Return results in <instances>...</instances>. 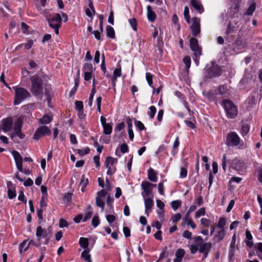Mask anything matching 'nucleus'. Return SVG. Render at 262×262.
<instances>
[{
	"mask_svg": "<svg viewBox=\"0 0 262 262\" xmlns=\"http://www.w3.org/2000/svg\"><path fill=\"white\" fill-rule=\"evenodd\" d=\"M31 88L30 91L35 97L41 100L43 95V81L36 75L30 77Z\"/></svg>",
	"mask_w": 262,
	"mask_h": 262,
	"instance_id": "1",
	"label": "nucleus"
},
{
	"mask_svg": "<svg viewBox=\"0 0 262 262\" xmlns=\"http://www.w3.org/2000/svg\"><path fill=\"white\" fill-rule=\"evenodd\" d=\"M227 117L233 119L236 117L238 114V110L236 105L230 100H223L222 102Z\"/></svg>",
	"mask_w": 262,
	"mask_h": 262,
	"instance_id": "2",
	"label": "nucleus"
},
{
	"mask_svg": "<svg viewBox=\"0 0 262 262\" xmlns=\"http://www.w3.org/2000/svg\"><path fill=\"white\" fill-rule=\"evenodd\" d=\"M15 90V98L14 104L18 105L24 100L30 97V93L24 88H14Z\"/></svg>",
	"mask_w": 262,
	"mask_h": 262,
	"instance_id": "3",
	"label": "nucleus"
},
{
	"mask_svg": "<svg viewBox=\"0 0 262 262\" xmlns=\"http://www.w3.org/2000/svg\"><path fill=\"white\" fill-rule=\"evenodd\" d=\"M22 124V119L20 118H18L14 123L13 133L10 135V138L11 139L13 140L16 136H17L20 139L25 138V135L21 132Z\"/></svg>",
	"mask_w": 262,
	"mask_h": 262,
	"instance_id": "4",
	"label": "nucleus"
},
{
	"mask_svg": "<svg viewBox=\"0 0 262 262\" xmlns=\"http://www.w3.org/2000/svg\"><path fill=\"white\" fill-rule=\"evenodd\" d=\"M195 244L199 247V251L200 253L207 251H210L212 245L210 243H204L203 238L200 236L194 238Z\"/></svg>",
	"mask_w": 262,
	"mask_h": 262,
	"instance_id": "5",
	"label": "nucleus"
},
{
	"mask_svg": "<svg viewBox=\"0 0 262 262\" xmlns=\"http://www.w3.org/2000/svg\"><path fill=\"white\" fill-rule=\"evenodd\" d=\"M52 228L51 226L49 227L47 230H45L41 226H38L36 228V233L38 241H40L43 237H48V239H50L52 236Z\"/></svg>",
	"mask_w": 262,
	"mask_h": 262,
	"instance_id": "6",
	"label": "nucleus"
},
{
	"mask_svg": "<svg viewBox=\"0 0 262 262\" xmlns=\"http://www.w3.org/2000/svg\"><path fill=\"white\" fill-rule=\"evenodd\" d=\"M240 143V138L236 133L230 132L226 137V144L228 146H236Z\"/></svg>",
	"mask_w": 262,
	"mask_h": 262,
	"instance_id": "7",
	"label": "nucleus"
},
{
	"mask_svg": "<svg viewBox=\"0 0 262 262\" xmlns=\"http://www.w3.org/2000/svg\"><path fill=\"white\" fill-rule=\"evenodd\" d=\"M190 47L191 50L194 53L195 56L194 60L195 62L197 63L198 62L197 58L201 55V49L199 46L198 41L196 38L193 37L191 38L190 40Z\"/></svg>",
	"mask_w": 262,
	"mask_h": 262,
	"instance_id": "8",
	"label": "nucleus"
},
{
	"mask_svg": "<svg viewBox=\"0 0 262 262\" xmlns=\"http://www.w3.org/2000/svg\"><path fill=\"white\" fill-rule=\"evenodd\" d=\"M248 45L247 39L242 37H238L235 41L232 44L234 51L246 48Z\"/></svg>",
	"mask_w": 262,
	"mask_h": 262,
	"instance_id": "9",
	"label": "nucleus"
},
{
	"mask_svg": "<svg viewBox=\"0 0 262 262\" xmlns=\"http://www.w3.org/2000/svg\"><path fill=\"white\" fill-rule=\"evenodd\" d=\"M51 134L50 129L46 126L39 127L33 135V139L36 140H39L42 136Z\"/></svg>",
	"mask_w": 262,
	"mask_h": 262,
	"instance_id": "10",
	"label": "nucleus"
},
{
	"mask_svg": "<svg viewBox=\"0 0 262 262\" xmlns=\"http://www.w3.org/2000/svg\"><path fill=\"white\" fill-rule=\"evenodd\" d=\"M208 76L209 78L216 77L220 76L222 74L221 68L217 64H213L211 67L207 70Z\"/></svg>",
	"mask_w": 262,
	"mask_h": 262,
	"instance_id": "11",
	"label": "nucleus"
},
{
	"mask_svg": "<svg viewBox=\"0 0 262 262\" xmlns=\"http://www.w3.org/2000/svg\"><path fill=\"white\" fill-rule=\"evenodd\" d=\"M152 186L155 187L156 185L152 184L146 181L142 182L141 187L143 190V192H142V195L143 198H145L146 196H148L151 193L152 190L151 188Z\"/></svg>",
	"mask_w": 262,
	"mask_h": 262,
	"instance_id": "12",
	"label": "nucleus"
},
{
	"mask_svg": "<svg viewBox=\"0 0 262 262\" xmlns=\"http://www.w3.org/2000/svg\"><path fill=\"white\" fill-rule=\"evenodd\" d=\"M193 23L191 26V29L193 36H196L200 33V19L197 17L192 18Z\"/></svg>",
	"mask_w": 262,
	"mask_h": 262,
	"instance_id": "13",
	"label": "nucleus"
},
{
	"mask_svg": "<svg viewBox=\"0 0 262 262\" xmlns=\"http://www.w3.org/2000/svg\"><path fill=\"white\" fill-rule=\"evenodd\" d=\"M12 154L15 160L17 168L19 171H23V158L20 154L16 150H13Z\"/></svg>",
	"mask_w": 262,
	"mask_h": 262,
	"instance_id": "14",
	"label": "nucleus"
},
{
	"mask_svg": "<svg viewBox=\"0 0 262 262\" xmlns=\"http://www.w3.org/2000/svg\"><path fill=\"white\" fill-rule=\"evenodd\" d=\"M13 124V120L11 118H7L2 120V129L5 132H7L11 130Z\"/></svg>",
	"mask_w": 262,
	"mask_h": 262,
	"instance_id": "15",
	"label": "nucleus"
},
{
	"mask_svg": "<svg viewBox=\"0 0 262 262\" xmlns=\"http://www.w3.org/2000/svg\"><path fill=\"white\" fill-rule=\"evenodd\" d=\"M144 204H145V213L148 216L149 215V212L151 210V208L154 205V202L150 198H146L144 199Z\"/></svg>",
	"mask_w": 262,
	"mask_h": 262,
	"instance_id": "16",
	"label": "nucleus"
},
{
	"mask_svg": "<svg viewBox=\"0 0 262 262\" xmlns=\"http://www.w3.org/2000/svg\"><path fill=\"white\" fill-rule=\"evenodd\" d=\"M61 18L59 14H55L51 19H48V23L50 27H52V25L60 24L61 23Z\"/></svg>",
	"mask_w": 262,
	"mask_h": 262,
	"instance_id": "17",
	"label": "nucleus"
},
{
	"mask_svg": "<svg viewBox=\"0 0 262 262\" xmlns=\"http://www.w3.org/2000/svg\"><path fill=\"white\" fill-rule=\"evenodd\" d=\"M191 6L196 9L199 13H201L204 11L202 5L197 0H191Z\"/></svg>",
	"mask_w": 262,
	"mask_h": 262,
	"instance_id": "18",
	"label": "nucleus"
},
{
	"mask_svg": "<svg viewBox=\"0 0 262 262\" xmlns=\"http://www.w3.org/2000/svg\"><path fill=\"white\" fill-rule=\"evenodd\" d=\"M185 251L183 249H179L176 252V258L173 260L174 262H181L182 258L184 256Z\"/></svg>",
	"mask_w": 262,
	"mask_h": 262,
	"instance_id": "19",
	"label": "nucleus"
},
{
	"mask_svg": "<svg viewBox=\"0 0 262 262\" xmlns=\"http://www.w3.org/2000/svg\"><path fill=\"white\" fill-rule=\"evenodd\" d=\"M218 92L221 95L226 97L229 95V92L227 86L225 85H220L218 88Z\"/></svg>",
	"mask_w": 262,
	"mask_h": 262,
	"instance_id": "20",
	"label": "nucleus"
},
{
	"mask_svg": "<svg viewBox=\"0 0 262 262\" xmlns=\"http://www.w3.org/2000/svg\"><path fill=\"white\" fill-rule=\"evenodd\" d=\"M148 178L150 181L154 182L157 181V173L151 168H150L148 170Z\"/></svg>",
	"mask_w": 262,
	"mask_h": 262,
	"instance_id": "21",
	"label": "nucleus"
},
{
	"mask_svg": "<svg viewBox=\"0 0 262 262\" xmlns=\"http://www.w3.org/2000/svg\"><path fill=\"white\" fill-rule=\"evenodd\" d=\"M147 9V17L148 19L151 21H154L156 19V15L155 13L152 10L150 6H148Z\"/></svg>",
	"mask_w": 262,
	"mask_h": 262,
	"instance_id": "22",
	"label": "nucleus"
},
{
	"mask_svg": "<svg viewBox=\"0 0 262 262\" xmlns=\"http://www.w3.org/2000/svg\"><path fill=\"white\" fill-rule=\"evenodd\" d=\"M89 253L90 250L89 249H85L81 253V257L87 262H92Z\"/></svg>",
	"mask_w": 262,
	"mask_h": 262,
	"instance_id": "23",
	"label": "nucleus"
},
{
	"mask_svg": "<svg viewBox=\"0 0 262 262\" xmlns=\"http://www.w3.org/2000/svg\"><path fill=\"white\" fill-rule=\"evenodd\" d=\"M28 240H25L24 242L19 244V251L21 254L23 251H26L29 247V244L27 243Z\"/></svg>",
	"mask_w": 262,
	"mask_h": 262,
	"instance_id": "24",
	"label": "nucleus"
},
{
	"mask_svg": "<svg viewBox=\"0 0 262 262\" xmlns=\"http://www.w3.org/2000/svg\"><path fill=\"white\" fill-rule=\"evenodd\" d=\"M246 238L248 239V241H246V244L247 246L249 247H252L253 245V242L251 241L252 239V236L251 234V232L248 230H246Z\"/></svg>",
	"mask_w": 262,
	"mask_h": 262,
	"instance_id": "25",
	"label": "nucleus"
},
{
	"mask_svg": "<svg viewBox=\"0 0 262 262\" xmlns=\"http://www.w3.org/2000/svg\"><path fill=\"white\" fill-rule=\"evenodd\" d=\"M250 130V125L248 123H244L242 125L241 127V134L243 136H245L247 135Z\"/></svg>",
	"mask_w": 262,
	"mask_h": 262,
	"instance_id": "26",
	"label": "nucleus"
},
{
	"mask_svg": "<svg viewBox=\"0 0 262 262\" xmlns=\"http://www.w3.org/2000/svg\"><path fill=\"white\" fill-rule=\"evenodd\" d=\"M52 120V118L48 115H44L41 118L39 119V123L42 124L49 123Z\"/></svg>",
	"mask_w": 262,
	"mask_h": 262,
	"instance_id": "27",
	"label": "nucleus"
},
{
	"mask_svg": "<svg viewBox=\"0 0 262 262\" xmlns=\"http://www.w3.org/2000/svg\"><path fill=\"white\" fill-rule=\"evenodd\" d=\"M225 235V229H220V230L217 231V233L215 234V237L217 238L218 241L220 242L223 239Z\"/></svg>",
	"mask_w": 262,
	"mask_h": 262,
	"instance_id": "28",
	"label": "nucleus"
},
{
	"mask_svg": "<svg viewBox=\"0 0 262 262\" xmlns=\"http://www.w3.org/2000/svg\"><path fill=\"white\" fill-rule=\"evenodd\" d=\"M79 244L80 246L84 249H88L89 246V241L87 238L80 237L79 239Z\"/></svg>",
	"mask_w": 262,
	"mask_h": 262,
	"instance_id": "29",
	"label": "nucleus"
},
{
	"mask_svg": "<svg viewBox=\"0 0 262 262\" xmlns=\"http://www.w3.org/2000/svg\"><path fill=\"white\" fill-rule=\"evenodd\" d=\"M78 77L75 79L74 86L72 89L71 91L70 92V94L71 96L73 95L75 93V92H76V91L77 90V88L78 86L79 82V71L78 72Z\"/></svg>",
	"mask_w": 262,
	"mask_h": 262,
	"instance_id": "30",
	"label": "nucleus"
},
{
	"mask_svg": "<svg viewBox=\"0 0 262 262\" xmlns=\"http://www.w3.org/2000/svg\"><path fill=\"white\" fill-rule=\"evenodd\" d=\"M106 35L108 37L114 38L115 37V31L113 27L110 26L106 27Z\"/></svg>",
	"mask_w": 262,
	"mask_h": 262,
	"instance_id": "31",
	"label": "nucleus"
},
{
	"mask_svg": "<svg viewBox=\"0 0 262 262\" xmlns=\"http://www.w3.org/2000/svg\"><path fill=\"white\" fill-rule=\"evenodd\" d=\"M103 133L105 135H110L112 132V126L108 123L107 124L103 126Z\"/></svg>",
	"mask_w": 262,
	"mask_h": 262,
	"instance_id": "32",
	"label": "nucleus"
},
{
	"mask_svg": "<svg viewBox=\"0 0 262 262\" xmlns=\"http://www.w3.org/2000/svg\"><path fill=\"white\" fill-rule=\"evenodd\" d=\"M256 4L255 3H253L248 8L246 14L248 15H252L254 12Z\"/></svg>",
	"mask_w": 262,
	"mask_h": 262,
	"instance_id": "33",
	"label": "nucleus"
},
{
	"mask_svg": "<svg viewBox=\"0 0 262 262\" xmlns=\"http://www.w3.org/2000/svg\"><path fill=\"white\" fill-rule=\"evenodd\" d=\"M117 162V159L114 158L112 157H107L106 158L105 163L108 165L112 166L114 164L116 163Z\"/></svg>",
	"mask_w": 262,
	"mask_h": 262,
	"instance_id": "34",
	"label": "nucleus"
},
{
	"mask_svg": "<svg viewBox=\"0 0 262 262\" xmlns=\"http://www.w3.org/2000/svg\"><path fill=\"white\" fill-rule=\"evenodd\" d=\"M181 201L180 200H176L171 202V206L174 210H177L181 205Z\"/></svg>",
	"mask_w": 262,
	"mask_h": 262,
	"instance_id": "35",
	"label": "nucleus"
},
{
	"mask_svg": "<svg viewBox=\"0 0 262 262\" xmlns=\"http://www.w3.org/2000/svg\"><path fill=\"white\" fill-rule=\"evenodd\" d=\"M149 111L147 113L148 115L151 119H153L156 113V108L154 106H151L149 108Z\"/></svg>",
	"mask_w": 262,
	"mask_h": 262,
	"instance_id": "36",
	"label": "nucleus"
},
{
	"mask_svg": "<svg viewBox=\"0 0 262 262\" xmlns=\"http://www.w3.org/2000/svg\"><path fill=\"white\" fill-rule=\"evenodd\" d=\"M96 205L101 208L102 211L103 210L104 207V203L101 198L96 197Z\"/></svg>",
	"mask_w": 262,
	"mask_h": 262,
	"instance_id": "37",
	"label": "nucleus"
},
{
	"mask_svg": "<svg viewBox=\"0 0 262 262\" xmlns=\"http://www.w3.org/2000/svg\"><path fill=\"white\" fill-rule=\"evenodd\" d=\"M96 89L94 88H92L88 101V103L90 106H91L92 105L93 97L95 94L96 93Z\"/></svg>",
	"mask_w": 262,
	"mask_h": 262,
	"instance_id": "38",
	"label": "nucleus"
},
{
	"mask_svg": "<svg viewBox=\"0 0 262 262\" xmlns=\"http://www.w3.org/2000/svg\"><path fill=\"white\" fill-rule=\"evenodd\" d=\"M226 225V219L224 217H221L219 219L217 226L220 229H225L224 227Z\"/></svg>",
	"mask_w": 262,
	"mask_h": 262,
	"instance_id": "39",
	"label": "nucleus"
},
{
	"mask_svg": "<svg viewBox=\"0 0 262 262\" xmlns=\"http://www.w3.org/2000/svg\"><path fill=\"white\" fill-rule=\"evenodd\" d=\"M183 62L185 64V67L188 70L190 67V64H191V60L189 56H185L183 58Z\"/></svg>",
	"mask_w": 262,
	"mask_h": 262,
	"instance_id": "40",
	"label": "nucleus"
},
{
	"mask_svg": "<svg viewBox=\"0 0 262 262\" xmlns=\"http://www.w3.org/2000/svg\"><path fill=\"white\" fill-rule=\"evenodd\" d=\"M152 75L150 73H146V79L149 84V85L153 88H154L152 86Z\"/></svg>",
	"mask_w": 262,
	"mask_h": 262,
	"instance_id": "41",
	"label": "nucleus"
},
{
	"mask_svg": "<svg viewBox=\"0 0 262 262\" xmlns=\"http://www.w3.org/2000/svg\"><path fill=\"white\" fill-rule=\"evenodd\" d=\"M120 67V66H119ZM121 75V67L119 68H116L114 70L113 72V75L112 78H115L117 79L118 77H120Z\"/></svg>",
	"mask_w": 262,
	"mask_h": 262,
	"instance_id": "42",
	"label": "nucleus"
},
{
	"mask_svg": "<svg viewBox=\"0 0 262 262\" xmlns=\"http://www.w3.org/2000/svg\"><path fill=\"white\" fill-rule=\"evenodd\" d=\"M129 22L133 29L136 31L137 29V23L136 19L135 18H131L129 20Z\"/></svg>",
	"mask_w": 262,
	"mask_h": 262,
	"instance_id": "43",
	"label": "nucleus"
},
{
	"mask_svg": "<svg viewBox=\"0 0 262 262\" xmlns=\"http://www.w3.org/2000/svg\"><path fill=\"white\" fill-rule=\"evenodd\" d=\"M99 224V219L97 215H94L92 221V225L96 227Z\"/></svg>",
	"mask_w": 262,
	"mask_h": 262,
	"instance_id": "44",
	"label": "nucleus"
},
{
	"mask_svg": "<svg viewBox=\"0 0 262 262\" xmlns=\"http://www.w3.org/2000/svg\"><path fill=\"white\" fill-rule=\"evenodd\" d=\"M181 218V214L179 213H176L172 215L171 220L173 223H177Z\"/></svg>",
	"mask_w": 262,
	"mask_h": 262,
	"instance_id": "45",
	"label": "nucleus"
},
{
	"mask_svg": "<svg viewBox=\"0 0 262 262\" xmlns=\"http://www.w3.org/2000/svg\"><path fill=\"white\" fill-rule=\"evenodd\" d=\"M89 183V181L88 178H85L84 175H82L80 180V184L83 186V187H85Z\"/></svg>",
	"mask_w": 262,
	"mask_h": 262,
	"instance_id": "46",
	"label": "nucleus"
},
{
	"mask_svg": "<svg viewBox=\"0 0 262 262\" xmlns=\"http://www.w3.org/2000/svg\"><path fill=\"white\" fill-rule=\"evenodd\" d=\"M205 209L204 207H202L200 209H199L195 212V217H199L201 215H204L205 214Z\"/></svg>",
	"mask_w": 262,
	"mask_h": 262,
	"instance_id": "47",
	"label": "nucleus"
},
{
	"mask_svg": "<svg viewBox=\"0 0 262 262\" xmlns=\"http://www.w3.org/2000/svg\"><path fill=\"white\" fill-rule=\"evenodd\" d=\"M89 152H90V149L89 147H86V148L84 149V150L80 149H77V154H78L80 156H83V155H86V154H89Z\"/></svg>",
	"mask_w": 262,
	"mask_h": 262,
	"instance_id": "48",
	"label": "nucleus"
},
{
	"mask_svg": "<svg viewBox=\"0 0 262 262\" xmlns=\"http://www.w3.org/2000/svg\"><path fill=\"white\" fill-rule=\"evenodd\" d=\"M83 70L85 72H92L93 66L91 63H86L83 66Z\"/></svg>",
	"mask_w": 262,
	"mask_h": 262,
	"instance_id": "49",
	"label": "nucleus"
},
{
	"mask_svg": "<svg viewBox=\"0 0 262 262\" xmlns=\"http://www.w3.org/2000/svg\"><path fill=\"white\" fill-rule=\"evenodd\" d=\"M75 107L78 111L83 110V102L80 101H76L75 102Z\"/></svg>",
	"mask_w": 262,
	"mask_h": 262,
	"instance_id": "50",
	"label": "nucleus"
},
{
	"mask_svg": "<svg viewBox=\"0 0 262 262\" xmlns=\"http://www.w3.org/2000/svg\"><path fill=\"white\" fill-rule=\"evenodd\" d=\"M135 124L139 128L140 130L145 129L144 125L141 121L135 120Z\"/></svg>",
	"mask_w": 262,
	"mask_h": 262,
	"instance_id": "51",
	"label": "nucleus"
},
{
	"mask_svg": "<svg viewBox=\"0 0 262 262\" xmlns=\"http://www.w3.org/2000/svg\"><path fill=\"white\" fill-rule=\"evenodd\" d=\"M8 195L10 199H12L16 196V192L15 190L11 189H8Z\"/></svg>",
	"mask_w": 262,
	"mask_h": 262,
	"instance_id": "52",
	"label": "nucleus"
},
{
	"mask_svg": "<svg viewBox=\"0 0 262 262\" xmlns=\"http://www.w3.org/2000/svg\"><path fill=\"white\" fill-rule=\"evenodd\" d=\"M59 226L60 228L67 227L68 226V223L67 221L61 219L59 220Z\"/></svg>",
	"mask_w": 262,
	"mask_h": 262,
	"instance_id": "53",
	"label": "nucleus"
},
{
	"mask_svg": "<svg viewBox=\"0 0 262 262\" xmlns=\"http://www.w3.org/2000/svg\"><path fill=\"white\" fill-rule=\"evenodd\" d=\"M72 193L71 192H67L64 194L63 196V200L64 201L69 202L71 200Z\"/></svg>",
	"mask_w": 262,
	"mask_h": 262,
	"instance_id": "54",
	"label": "nucleus"
},
{
	"mask_svg": "<svg viewBox=\"0 0 262 262\" xmlns=\"http://www.w3.org/2000/svg\"><path fill=\"white\" fill-rule=\"evenodd\" d=\"M198 246L195 245H191L190 246V250L191 254H195L199 250Z\"/></svg>",
	"mask_w": 262,
	"mask_h": 262,
	"instance_id": "55",
	"label": "nucleus"
},
{
	"mask_svg": "<svg viewBox=\"0 0 262 262\" xmlns=\"http://www.w3.org/2000/svg\"><path fill=\"white\" fill-rule=\"evenodd\" d=\"M43 209L42 208H40L38 210H37V216L38 217V219L39 220V223H41L42 220H43Z\"/></svg>",
	"mask_w": 262,
	"mask_h": 262,
	"instance_id": "56",
	"label": "nucleus"
},
{
	"mask_svg": "<svg viewBox=\"0 0 262 262\" xmlns=\"http://www.w3.org/2000/svg\"><path fill=\"white\" fill-rule=\"evenodd\" d=\"M106 218L107 221L110 224L112 223L116 220V217L114 215H112V214H109V215H106Z\"/></svg>",
	"mask_w": 262,
	"mask_h": 262,
	"instance_id": "57",
	"label": "nucleus"
},
{
	"mask_svg": "<svg viewBox=\"0 0 262 262\" xmlns=\"http://www.w3.org/2000/svg\"><path fill=\"white\" fill-rule=\"evenodd\" d=\"M98 18L99 19V28L100 31L101 32H103V16L102 15H99Z\"/></svg>",
	"mask_w": 262,
	"mask_h": 262,
	"instance_id": "58",
	"label": "nucleus"
},
{
	"mask_svg": "<svg viewBox=\"0 0 262 262\" xmlns=\"http://www.w3.org/2000/svg\"><path fill=\"white\" fill-rule=\"evenodd\" d=\"M201 223L204 226H205L206 227H208L210 225V221L209 220H208V219H207L206 218H202L201 220Z\"/></svg>",
	"mask_w": 262,
	"mask_h": 262,
	"instance_id": "59",
	"label": "nucleus"
},
{
	"mask_svg": "<svg viewBox=\"0 0 262 262\" xmlns=\"http://www.w3.org/2000/svg\"><path fill=\"white\" fill-rule=\"evenodd\" d=\"M47 197L42 196L40 201L41 208L47 206L46 199Z\"/></svg>",
	"mask_w": 262,
	"mask_h": 262,
	"instance_id": "60",
	"label": "nucleus"
},
{
	"mask_svg": "<svg viewBox=\"0 0 262 262\" xmlns=\"http://www.w3.org/2000/svg\"><path fill=\"white\" fill-rule=\"evenodd\" d=\"M123 231L124 234V235L126 237H128L130 236V229L128 227H124L123 228Z\"/></svg>",
	"mask_w": 262,
	"mask_h": 262,
	"instance_id": "61",
	"label": "nucleus"
},
{
	"mask_svg": "<svg viewBox=\"0 0 262 262\" xmlns=\"http://www.w3.org/2000/svg\"><path fill=\"white\" fill-rule=\"evenodd\" d=\"M92 215V211L90 210L88 212H87L83 219L82 221L83 222L86 221L90 219Z\"/></svg>",
	"mask_w": 262,
	"mask_h": 262,
	"instance_id": "62",
	"label": "nucleus"
},
{
	"mask_svg": "<svg viewBox=\"0 0 262 262\" xmlns=\"http://www.w3.org/2000/svg\"><path fill=\"white\" fill-rule=\"evenodd\" d=\"M92 77V72H84V80L86 81H89L91 79Z\"/></svg>",
	"mask_w": 262,
	"mask_h": 262,
	"instance_id": "63",
	"label": "nucleus"
},
{
	"mask_svg": "<svg viewBox=\"0 0 262 262\" xmlns=\"http://www.w3.org/2000/svg\"><path fill=\"white\" fill-rule=\"evenodd\" d=\"M120 150L122 153H125L128 151V146L126 144L123 143L120 146Z\"/></svg>",
	"mask_w": 262,
	"mask_h": 262,
	"instance_id": "64",
	"label": "nucleus"
}]
</instances>
